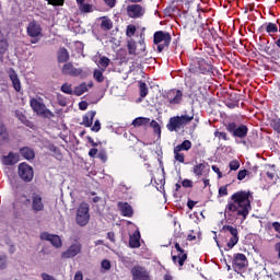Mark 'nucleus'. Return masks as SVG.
<instances>
[{
	"mask_svg": "<svg viewBox=\"0 0 280 280\" xmlns=\"http://www.w3.org/2000/svg\"><path fill=\"white\" fill-rule=\"evenodd\" d=\"M250 200H253V194L250 191H237L231 197L229 211H250L253 209Z\"/></svg>",
	"mask_w": 280,
	"mask_h": 280,
	"instance_id": "f257e3e1",
	"label": "nucleus"
},
{
	"mask_svg": "<svg viewBox=\"0 0 280 280\" xmlns=\"http://www.w3.org/2000/svg\"><path fill=\"white\" fill-rule=\"evenodd\" d=\"M175 248L177 250V255L172 256V260L174 264H178L180 268L185 266V261H187V253H185V246H187V238L185 237V234L180 231L175 232Z\"/></svg>",
	"mask_w": 280,
	"mask_h": 280,
	"instance_id": "f03ea898",
	"label": "nucleus"
},
{
	"mask_svg": "<svg viewBox=\"0 0 280 280\" xmlns=\"http://www.w3.org/2000/svg\"><path fill=\"white\" fill-rule=\"evenodd\" d=\"M194 120V114L191 115H182L170 118V122L166 128L171 132H175L176 130H180L183 126H187L190 121Z\"/></svg>",
	"mask_w": 280,
	"mask_h": 280,
	"instance_id": "7ed1b4c3",
	"label": "nucleus"
},
{
	"mask_svg": "<svg viewBox=\"0 0 280 280\" xmlns=\"http://www.w3.org/2000/svg\"><path fill=\"white\" fill-rule=\"evenodd\" d=\"M30 105L34 113H36V115L39 117H45L46 119H51V117H55L54 112L49 110L40 98H31Z\"/></svg>",
	"mask_w": 280,
	"mask_h": 280,
	"instance_id": "20e7f679",
	"label": "nucleus"
},
{
	"mask_svg": "<svg viewBox=\"0 0 280 280\" xmlns=\"http://www.w3.org/2000/svg\"><path fill=\"white\" fill-rule=\"evenodd\" d=\"M153 43L154 45H158V51L161 54L163 49L170 47V44L172 43V35L164 31H158L153 35Z\"/></svg>",
	"mask_w": 280,
	"mask_h": 280,
	"instance_id": "39448f33",
	"label": "nucleus"
},
{
	"mask_svg": "<svg viewBox=\"0 0 280 280\" xmlns=\"http://www.w3.org/2000/svg\"><path fill=\"white\" fill-rule=\"evenodd\" d=\"M228 132H231L233 137H237L238 139H246L248 135V127L246 125L237 126L235 122H230L226 126Z\"/></svg>",
	"mask_w": 280,
	"mask_h": 280,
	"instance_id": "423d86ee",
	"label": "nucleus"
},
{
	"mask_svg": "<svg viewBox=\"0 0 280 280\" xmlns=\"http://www.w3.org/2000/svg\"><path fill=\"white\" fill-rule=\"evenodd\" d=\"M19 176L24 183H31L34 178V168L27 163H21L19 165Z\"/></svg>",
	"mask_w": 280,
	"mask_h": 280,
	"instance_id": "0eeeda50",
	"label": "nucleus"
},
{
	"mask_svg": "<svg viewBox=\"0 0 280 280\" xmlns=\"http://www.w3.org/2000/svg\"><path fill=\"white\" fill-rule=\"evenodd\" d=\"M132 280H152L150 278V272H148V269L141 266H135L131 269Z\"/></svg>",
	"mask_w": 280,
	"mask_h": 280,
	"instance_id": "6e6552de",
	"label": "nucleus"
},
{
	"mask_svg": "<svg viewBox=\"0 0 280 280\" xmlns=\"http://www.w3.org/2000/svg\"><path fill=\"white\" fill-rule=\"evenodd\" d=\"M40 240L49 242L54 248H62V238H60L59 235L43 232L40 234Z\"/></svg>",
	"mask_w": 280,
	"mask_h": 280,
	"instance_id": "1a4fd4ad",
	"label": "nucleus"
},
{
	"mask_svg": "<svg viewBox=\"0 0 280 280\" xmlns=\"http://www.w3.org/2000/svg\"><path fill=\"white\" fill-rule=\"evenodd\" d=\"M82 253V244L75 242L61 254V259H72Z\"/></svg>",
	"mask_w": 280,
	"mask_h": 280,
	"instance_id": "9d476101",
	"label": "nucleus"
},
{
	"mask_svg": "<svg viewBox=\"0 0 280 280\" xmlns=\"http://www.w3.org/2000/svg\"><path fill=\"white\" fill-rule=\"evenodd\" d=\"M61 72L63 75H70L71 78H78V75L82 74V69L73 67V63L68 62L65 63Z\"/></svg>",
	"mask_w": 280,
	"mask_h": 280,
	"instance_id": "9b49d317",
	"label": "nucleus"
},
{
	"mask_svg": "<svg viewBox=\"0 0 280 280\" xmlns=\"http://www.w3.org/2000/svg\"><path fill=\"white\" fill-rule=\"evenodd\" d=\"M26 32L31 36V38H38V36L43 34V27H40V24H38V22L33 21L28 23Z\"/></svg>",
	"mask_w": 280,
	"mask_h": 280,
	"instance_id": "f8f14e48",
	"label": "nucleus"
},
{
	"mask_svg": "<svg viewBox=\"0 0 280 280\" xmlns=\"http://www.w3.org/2000/svg\"><path fill=\"white\" fill-rule=\"evenodd\" d=\"M128 15L131 19H139L145 14V10L140 4H131L127 8Z\"/></svg>",
	"mask_w": 280,
	"mask_h": 280,
	"instance_id": "ddd939ff",
	"label": "nucleus"
},
{
	"mask_svg": "<svg viewBox=\"0 0 280 280\" xmlns=\"http://www.w3.org/2000/svg\"><path fill=\"white\" fill-rule=\"evenodd\" d=\"M166 100L173 105L180 104V102H183V92L179 90L171 91L167 93Z\"/></svg>",
	"mask_w": 280,
	"mask_h": 280,
	"instance_id": "4468645a",
	"label": "nucleus"
},
{
	"mask_svg": "<svg viewBox=\"0 0 280 280\" xmlns=\"http://www.w3.org/2000/svg\"><path fill=\"white\" fill-rule=\"evenodd\" d=\"M247 265L248 260L246 259V255L236 254L234 256V268H237V270H242V268H246Z\"/></svg>",
	"mask_w": 280,
	"mask_h": 280,
	"instance_id": "2eb2a0df",
	"label": "nucleus"
},
{
	"mask_svg": "<svg viewBox=\"0 0 280 280\" xmlns=\"http://www.w3.org/2000/svg\"><path fill=\"white\" fill-rule=\"evenodd\" d=\"M20 161L19 153L10 152L8 155L2 158L3 165H16Z\"/></svg>",
	"mask_w": 280,
	"mask_h": 280,
	"instance_id": "dca6fc26",
	"label": "nucleus"
},
{
	"mask_svg": "<svg viewBox=\"0 0 280 280\" xmlns=\"http://www.w3.org/2000/svg\"><path fill=\"white\" fill-rule=\"evenodd\" d=\"M89 220H91V214H89V211H78L77 224H79V226H86V224H89Z\"/></svg>",
	"mask_w": 280,
	"mask_h": 280,
	"instance_id": "f3484780",
	"label": "nucleus"
},
{
	"mask_svg": "<svg viewBox=\"0 0 280 280\" xmlns=\"http://www.w3.org/2000/svg\"><path fill=\"white\" fill-rule=\"evenodd\" d=\"M9 78L12 82L14 91L21 92V80H19V74L13 69L9 70Z\"/></svg>",
	"mask_w": 280,
	"mask_h": 280,
	"instance_id": "a211bd4d",
	"label": "nucleus"
},
{
	"mask_svg": "<svg viewBox=\"0 0 280 280\" xmlns=\"http://www.w3.org/2000/svg\"><path fill=\"white\" fill-rule=\"evenodd\" d=\"M129 246L131 248H139L141 246V233L137 230L130 237H129Z\"/></svg>",
	"mask_w": 280,
	"mask_h": 280,
	"instance_id": "6ab92c4d",
	"label": "nucleus"
},
{
	"mask_svg": "<svg viewBox=\"0 0 280 280\" xmlns=\"http://www.w3.org/2000/svg\"><path fill=\"white\" fill-rule=\"evenodd\" d=\"M20 154L21 156H23V159H26V161H34L36 156V153L30 147H24L20 149Z\"/></svg>",
	"mask_w": 280,
	"mask_h": 280,
	"instance_id": "aec40b11",
	"label": "nucleus"
},
{
	"mask_svg": "<svg viewBox=\"0 0 280 280\" xmlns=\"http://www.w3.org/2000/svg\"><path fill=\"white\" fill-rule=\"evenodd\" d=\"M45 209V205L43 203V197L38 194L33 195V210L34 211H43Z\"/></svg>",
	"mask_w": 280,
	"mask_h": 280,
	"instance_id": "412c9836",
	"label": "nucleus"
},
{
	"mask_svg": "<svg viewBox=\"0 0 280 280\" xmlns=\"http://www.w3.org/2000/svg\"><path fill=\"white\" fill-rule=\"evenodd\" d=\"M15 117L21 121V124H24V126H27V128H34V122L27 119V116L23 114L21 110L14 112Z\"/></svg>",
	"mask_w": 280,
	"mask_h": 280,
	"instance_id": "4be33fe9",
	"label": "nucleus"
},
{
	"mask_svg": "<svg viewBox=\"0 0 280 280\" xmlns=\"http://www.w3.org/2000/svg\"><path fill=\"white\" fill-rule=\"evenodd\" d=\"M95 115H97V112L91 110L83 117V125L86 128H91L93 126V119H95Z\"/></svg>",
	"mask_w": 280,
	"mask_h": 280,
	"instance_id": "5701e85b",
	"label": "nucleus"
},
{
	"mask_svg": "<svg viewBox=\"0 0 280 280\" xmlns=\"http://www.w3.org/2000/svg\"><path fill=\"white\" fill-rule=\"evenodd\" d=\"M89 86H93V83H81L80 85L74 88V95H77L78 97H80V95H84V93H86V91H89Z\"/></svg>",
	"mask_w": 280,
	"mask_h": 280,
	"instance_id": "b1692460",
	"label": "nucleus"
},
{
	"mask_svg": "<svg viewBox=\"0 0 280 280\" xmlns=\"http://www.w3.org/2000/svg\"><path fill=\"white\" fill-rule=\"evenodd\" d=\"M57 60L58 62H68L69 60V50H67V48H60L57 51Z\"/></svg>",
	"mask_w": 280,
	"mask_h": 280,
	"instance_id": "393cba45",
	"label": "nucleus"
},
{
	"mask_svg": "<svg viewBox=\"0 0 280 280\" xmlns=\"http://www.w3.org/2000/svg\"><path fill=\"white\" fill-rule=\"evenodd\" d=\"M148 124H150V118L145 117H138L132 121V126H135L136 128H139L141 126H148Z\"/></svg>",
	"mask_w": 280,
	"mask_h": 280,
	"instance_id": "a878e982",
	"label": "nucleus"
},
{
	"mask_svg": "<svg viewBox=\"0 0 280 280\" xmlns=\"http://www.w3.org/2000/svg\"><path fill=\"white\" fill-rule=\"evenodd\" d=\"M206 167H207V164L205 163L196 164L192 168L195 176H202V174H205Z\"/></svg>",
	"mask_w": 280,
	"mask_h": 280,
	"instance_id": "bb28decb",
	"label": "nucleus"
},
{
	"mask_svg": "<svg viewBox=\"0 0 280 280\" xmlns=\"http://www.w3.org/2000/svg\"><path fill=\"white\" fill-rule=\"evenodd\" d=\"M101 30H103L104 32L113 30V21H110V19L108 18H102Z\"/></svg>",
	"mask_w": 280,
	"mask_h": 280,
	"instance_id": "cd10ccee",
	"label": "nucleus"
},
{
	"mask_svg": "<svg viewBox=\"0 0 280 280\" xmlns=\"http://www.w3.org/2000/svg\"><path fill=\"white\" fill-rule=\"evenodd\" d=\"M174 150H176V152H183V150L187 152L191 150V141L185 140L182 144L175 147Z\"/></svg>",
	"mask_w": 280,
	"mask_h": 280,
	"instance_id": "c85d7f7f",
	"label": "nucleus"
},
{
	"mask_svg": "<svg viewBox=\"0 0 280 280\" xmlns=\"http://www.w3.org/2000/svg\"><path fill=\"white\" fill-rule=\"evenodd\" d=\"M127 49L130 56H137V43H135V40L129 39L127 42Z\"/></svg>",
	"mask_w": 280,
	"mask_h": 280,
	"instance_id": "c756f323",
	"label": "nucleus"
},
{
	"mask_svg": "<svg viewBox=\"0 0 280 280\" xmlns=\"http://www.w3.org/2000/svg\"><path fill=\"white\" fill-rule=\"evenodd\" d=\"M62 93H66L67 95H74V90L71 85V83H63L61 85Z\"/></svg>",
	"mask_w": 280,
	"mask_h": 280,
	"instance_id": "7c9ffc66",
	"label": "nucleus"
},
{
	"mask_svg": "<svg viewBox=\"0 0 280 280\" xmlns=\"http://www.w3.org/2000/svg\"><path fill=\"white\" fill-rule=\"evenodd\" d=\"M266 32L268 34H277V32H279V28L277 27V24L275 23H269L267 26H266Z\"/></svg>",
	"mask_w": 280,
	"mask_h": 280,
	"instance_id": "2f4dec72",
	"label": "nucleus"
},
{
	"mask_svg": "<svg viewBox=\"0 0 280 280\" xmlns=\"http://www.w3.org/2000/svg\"><path fill=\"white\" fill-rule=\"evenodd\" d=\"M93 75L96 82H104V72L102 70H94Z\"/></svg>",
	"mask_w": 280,
	"mask_h": 280,
	"instance_id": "473e14b6",
	"label": "nucleus"
},
{
	"mask_svg": "<svg viewBox=\"0 0 280 280\" xmlns=\"http://www.w3.org/2000/svg\"><path fill=\"white\" fill-rule=\"evenodd\" d=\"M240 242V236H232L228 242V250H231Z\"/></svg>",
	"mask_w": 280,
	"mask_h": 280,
	"instance_id": "72a5a7b5",
	"label": "nucleus"
},
{
	"mask_svg": "<svg viewBox=\"0 0 280 280\" xmlns=\"http://www.w3.org/2000/svg\"><path fill=\"white\" fill-rule=\"evenodd\" d=\"M223 231H229V233H231L232 237L238 235L237 228L232 226V225H224Z\"/></svg>",
	"mask_w": 280,
	"mask_h": 280,
	"instance_id": "f704fd0d",
	"label": "nucleus"
},
{
	"mask_svg": "<svg viewBox=\"0 0 280 280\" xmlns=\"http://www.w3.org/2000/svg\"><path fill=\"white\" fill-rule=\"evenodd\" d=\"M223 231H229V233H231L232 237L238 235L237 228L232 226V225H224Z\"/></svg>",
	"mask_w": 280,
	"mask_h": 280,
	"instance_id": "c9c22d12",
	"label": "nucleus"
},
{
	"mask_svg": "<svg viewBox=\"0 0 280 280\" xmlns=\"http://www.w3.org/2000/svg\"><path fill=\"white\" fill-rule=\"evenodd\" d=\"M118 208L120 211H132V206L128 202H118Z\"/></svg>",
	"mask_w": 280,
	"mask_h": 280,
	"instance_id": "e433bc0d",
	"label": "nucleus"
},
{
	"mask_svg": "<svg viewBox=\"0 0 280 280\" xmlns=\"http://www.w3.org/2000/svg\"><path fill=\"white\" fill-rule=\"evenodd\" d=\"M148 85L144 82H140V97H147Z\"/></svg>",
	"mask_w": 280,
	"mask_h": 280,
	"instance_id": "4c0bfd02",
	"label": "nucleus"
},
{
	"mask_svg": "<svg viewBox=\"0 0 280 280\" xmlns=\"http://www.w3.org/2000/svg\"><path fill=\"white\" fill-rule=\"evenodd\" d=\"M174 154H175V161H178L179 163H185L184 153H180V151H176V149H174Z\"/></svg>",
	"mask_w": 280,
	"mask_h": 280,
	"instance_id": "58836bf2",
	"label": "nucleus"
},
{
	"mask_svg": "<svg viewBox=\"0 0 280 280\" xmlns=\"http://www.w3.org/2000/svg\"><path fill=\"white\" fill-rule=\"evenodd\" d=\"M81 12H92L93 5L86 4L84 2L79 3Z\"/></svg>",
	"mask_w": 280,
	"mask_h": 280,
	"instance_id": "ea45409f",
	"label": "nucleus"
},
{
	"mask_svg": "<svg viewBox=\"0 0 280 280\" xmlns=\"http://www.w3.org/2000/svg\"><path fill=\"white\" fill-rule=\"evenodd\" d=\"M98 65H101L103 69H106L110 65V59H108V57H102L98 61Z\"/></svg>",
	"mask_w": 280,
	"mask_h": 280,
	"instance_id": "a19ab883",
	"label": "nucleus"
},
{
	"mask_svg": "<svg viewBox=\"0 0 280 280\" xmlns=\"http://www.w3.org/2000/svg\"><path fill=\"white\" fill-rule=\"evenodd\" d=\"M150 126H151V128H153V130L156 135H161V126L159 125V122L156 120H152L150 122Z\"/></svg>",
	"mask_w": 280,
	"mask_h": 280,
	"instance_id": "79ce46f5",
	"label": "nucleus"
},
{
	"mask_svg": "<svg viewBox=\"0 0 280 280\" xmlns=\"http://www.w3.org/2000/svg\"><path fill=\"white\" fill-rule=\"evenodd\" d=\"M229 165L232 172H237V170H240V161L237 160L231 161Z\"/></svg>",
	"mask_w": 280,
	"mask_h": 280,
	"instance_id": "37998d69",
	"label": "nucleus"
},
{
	"mask_svg": "<svg viewBox=\"0 0 280 280\" xmlns=\"http://www.w3.org/2000/svg\"><path fill=\"white\" fill-rule=\"evenodd\" d=\"M136 32H137V26L135 25L127 26V31H126L127 36L132 37V35L136 34Z\"/></svg>",
	"mask_w": 280,
	"mask_h": 280,
	"instance_id": "c03bdc74",
	"label": "nucleus"
},
{
	"mask_svg": "<svg viewBox=\"0 0 280 280\" xmlns=\"http://www.w3.org/2000/svg\"><path fill=\"white\" fill-rule=\"evenodd\" d=\"M214 137H217V139H223V141H229V136H226V132L215 131Z\"/></svg>",
	"mask_w": 280,
	"mask_h": 280,
	"instance_id": "a18cd8bd",
	"label": "nucleus"
},
{
	"mask_svg": "<svg viewBox=\"0 0 280 280\" xmlns=\"http://www.w3.org/2000/svg\"><path fill=\"white\" fill-rule=\"evenodd\" d=\"M229 185H225V186H221L219 188V196H229Z\"/></svg>",
	"mask_w": 280,
	"mask_h": 280,
	"instance_id": "49530a36",
	"label": "nucleus"
},
{
	"mask_svg": "<svg viewBox=\"0 0 280 280\" xmlns=\"http://www.w3.org/2000/svg\"><path fill=\"white\" fill-rule=\"evenodd\" d=\"M100 130H102V124L100 122V120H95V122L92 127V131L93 132H100Z\"/></svg>",
	"mask_w": 280,
	"mask_h": 280,
	"instance_id": "de8ad7c7",
	"label": "nucleus"
},
{
	"mask_svg": "<svg viewBox=\"0 0 280 280\" xmlns=\"http://www.w3.org/2000/svg\"><path fill=\"white\" fill-rule=\"evenodd\" d=\"M101 267L103 270H108L110 268V260L108 259H104L102 262H101Z\"/></svg>",
	"mask_w": 280,
	"mask_h": 280,
	"instance_id": "09e8293b",
	"label": "nucleus"
},
{
	"mask_svg": "<svg viewBox=\"0 0 280 280\" xmlns=\"http://www.w3.org/2000/svg\"><path fill=\"white\" fill-rule=\"evenodd\" d=\"M248 174V171L247 170H242L238 172L237 174V179L238 180H244V178H246V175Z\"/></svg>",
	"mask_w": 280,
	"mask_h": 280,
	"instance_id": "8fccbe9b",
	"label": "nucleus"
},
{
	"mask_svg": "<svg viewBox=\"0 0 280 280\" xmlns=\"http://www.w3.org/2000/svg\"><path fill=\"white\" fill-rule=\"evenodd\" d=\"M182 186L187 188V187H194V182H191L190 179H184L182 182Z\"/></svg>",
	"mask_w": 280,
	"mask_h": 280,
	"instance_id": "3c124183",
	"label": "nucleus"
},
{
	"mask_svg": "<svg viewBox=\"0 0 280 280\" xmlns=\"http://www.w3.org/2000/svg\"><path fill=\"white\" fill-rule=\"evenodd\" d=\"M97 156L101 159V161H103V163H106L108 159V156L106 155V152L104 151H101Z\"/></svg>",
	"mask_w": 280,
	"mask_h": 280,
	"instance_id": "603ef678",
	"label": "nucleus"
},
{
	"mask_svg": "<svg viewBox=\"0 0 280 280\" xmlns=\"http://www.w3.org/2000/svg\"><path fill=\"white\" fill-rule=\"evenodd\" d=\"M1 139L2 141H8V131L3 127L1 128Z\"/></svg>",
	"mask_w": 280,
	"mask_h": 280,
	"instance_id": "864d4df0",
	"label": "nucleus"
},
{
	"mask_svg": "<svg viewBox=\"0 0 280 280\" xmlns=\"http://www.w3.org/2000/svg\"><path fill=\"white\" fill-rule=\"evenodd\" d=\"M78 211H89V203L82 202L78 209Z\"/></svg>",
	"mask_w": 280,
	"mask_h": 280,
	"instance_id": "5fc2aeb1",
	"label": "nucleus"
},
{
	"mask_svg": "<svg viewBox=\"0 0 280 280\" xmlns=\"http://www.w3.org/2000/svg\"><path fill=\"white\" fill-rule=\"evenodd\" d=\"M79 108L80 110H86V108H89V103L82 101L79 103Z\"/></svg>",
	"mask_w": 280,
	"mask_h": 280,
	"instance_id": "6e6d98bb",
	"label": "nucleus"
},
{
	"mask_svg": "<svg viewBox=\"0 0 280 280\" xmlns=\"http://www.w3.org/2000/svg\"><path fill=\"white\" fill-rule=\"evenodd\" d=\"M43 280H56L52 276H49V273H42Z\"/></svg>",
	"mask_w": 280,
	"mask_h": 280,
	"instance_id": "4d7b16f0",
	"label": "nucleus"
},
{
	"mask_svg": "<svg viewBox=\"0 0 280 280\" xmlns=\"http://www.w3.org/2000/svg\"><path fill=\"white\" fill-rule=\"evenodd\" d=\"M104 2L106 5H108V8H113L115 3H117V0H104Z\"/></svg>",
	"mask_w": 280,
	"mask_h": 280,
	"instance_id": "13d9d810",
	"label": "nucleus"
},
{
	"mask_svg": "<svg viewBox=\"0 0 280 280\" xmlns=\"http://www.w3.org/2000/svg\"><path fill=\"white\" fill-rule=\"evenodd\" d=\"M212 170L218 174L219 178H222V172H220V168L215 165H212Z\"/></svg>",
	"mask_w": 280,
	"mask_h": 280,
	"instance_id": "bf43d9fd",
	"label": "nucleus"
},
{
	"mask_svg": "<svg viewBox=\"0 0 280 280\" xmlns=\"http://www.w3.org/2000/svg\"><path fill=\"white\" fill-rule=\"evenodd\" d=\"M84 276L82 275V271H78L74 276V280H83Z\"/></svg>",
	"mask_w": 280,
	"mask_h": 280,
	"instance_id": "052dcab7",
	"label": "nucleus"
},
{
	"mask_svg": "<svg viewBox=\"0 0 280 280\" xmlns=\"http://www.w3.org/2000/svg\"><path fill=\"white\" fill-rule=\"evenodd\" d=\"M97 155V149H91L89 151V156H91L92 159L95 158Z\"/></svg>",
	"mask_w": 280,
	"mask_h": 280,
	"instance_id": "680f3d73",
	"label": "nucleus"
},
{
	"mask_svg": "<svg viewBox=\"0 0 280 280\" xmlns=\"http://www.w3.org/2000/svg\"><path fill=\"white\" fill-rule=\"evenodd\" d=\"M196 205H197V202L196 201H194V200H188V202H187V207H188V209H194V207H196Z\"/></svg>",
	"mask_w": 280,
	"mask_h": 280,
	"instance_id": "e2e57ef3",
	"label": "nucleus"
},
{
	"mask_svg": "<svg viewBox=\"0 0 280 280\" xmlns=\"http://www.w3.org/2000/svg\"><path fill=\"white\" fill-rule=\"evenodd\" d=\"M272 228L275 229V231H276L277 233H280V223H279V222H273V223H272Z\"/></svg>",
	"mask_w": 280,
	"mask_h": 280,
	"instance_id": "0e129e2a",
	"label": "nucleus"
},
{
	"mask_svg": "<svg viewBox=\"0 0 280 280\" xmlns=\"http://www.w3.org/2000/svg\"><path fill=\"white\" fill-rule=\"evenodd\" d=\"M132 211H122L121 215H124V218H132Z\"/></svg>",
	"mask_w": 280,
	"mask_h": 280,
	"instance_id": "69168bd1",
	"label": "nucleus"
},
{
	"mask_svg": "<svg viewBox=\"0 0 280 280\" xmlns=\"http://www.w3.org/2000/svg\"><path fill=\"white\" fill-rule=\"evenodd\" d=\"M107 238L109 240V242H115V233L108 232L107 233Z\"/></svg>",
	"mask_w": 280,
	"mask_h": 280,
	"instance_id": "338daca9",
	"label": "nucleus"
},
{
	"mask_svg": "<svg viewBox=\"0 0 280 280\" xmlns=\"http://www.w3.org/2000/svg\"><path fill=\"white\" fill-rule=\"evenodd\" d=\"M276 250L279 253L278 257L280 258V243L276 244Z\"/></svg>",
	"mask_w": 280,
	"mask_h": 280,
	"instance_id": "774afa93",
	"label": "nucleus"
}]
</instances>
